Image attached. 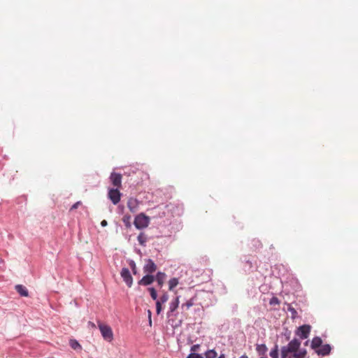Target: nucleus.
Segmentation results:
<instances>
[{
    "mask_svg": "<svg viewBox=\"0 0 358 358\" xmlns=\"http://www.w3.org/2000/svg\"><path fill=\"white\" fill-rule=\"evenodd\" d=\"M169 300V295L166 293L163 294L158 301H161L162 303H166Z\"/></svg>",
    "mask_w": 358,
    "mask_h": 358,
    "instance_id": "24",
    "label": "nucleus"
},
{
    "mask_svg": "<svg viewBox=\"0 0 358 358\" xmlns=\"http://www.w3.org/2000/svg\"><path fill=\"white\" fill-rule=\"evenodd\" d=\"M199 348V345H198V344H196V345H193V346H192V348H191V351H192V352L197 351Z\"/></svg>",
    "mask_w": 358,
    "mask_h": 358,
    "instance_id": "31",
    "label": "nucleus"
},
{
    "mask_svg": "<svg viewBox=\"0 0 358 358\" xmlns=\"http://www.w3.org/2000/svg\"><path fill=\"white\" fill-rule=\"evenodd\" d=\"M130 219H131L130 215H124L122 218L123 222L125 224V226L127 227H130V226H131Z\"/></svg>",
    "mask_w": 358,
    "mask_h": 358,
    "instance_id": "22",
    "label": "nucleus"
},
{
    "mask_svg": "<svg viewBox=\"0 0 358 358\" xmlns=\"http://www.w3.org/2000/svg\"><path fill=\"white\" fill-rule=\"evenodd\" d=\"M217 354L214 350H209L205 353L206 358H215Z\"/></svg>",
    "mask_w": 358,
    "mask_h": 358,
    "instance_id": "18",
    "label": "nucleus"
},
{
    "mask_svg": "<svg viewBox=\"0 0 358 358\" xmlns=\"http://www.w3.org/2000/svg\"><path fill=\"white\" fill-rule=\"evenodd\" d=\"M148 289L150 293V296H151L152 299L153 300H156L157 298V292H156L155 289L153 287H150Z\"/></svg>",
    "mask_w": 358,
    "mask_h": 358,
    "instance_id": "23",
    "label": "nucleus"
},
{
    "mask_svg": "<svg viewBox=\"0 0 358 358\" xmlns=\"http://www.w3.org/2000/svg\"><path fill=\"white\" fill-rule=\"evenodd\" d=\"M278 303V299H277V298H275V297H273V298L271 299V300L270 303H271V304H273V303Z\"/></svg>",
    "mask_w": 358,
    "mask_h": 358,
    "instance_id": "32",
    "label": "nucleus"
},
{
    "mask_svg": "<svg viewBox=\"0 0 358 358\" xmlns=\"http://www.w3.org/2000/svg\"><path fill=\"white\" fill-rule=\"evenodd\" d=\"M166 274L163 272H158L156 275V280L159 287H162L166 279Z\"/></svg>",
    "mask_w": 358,
    "mask_h": 358,
    "instance_id": "14",
    "label": "nucleus"
},
{
    "mask_svg": "<svg viewBox=\"0 0 358 358\" xmlns=\"http://www.w3.org/2000/svg\"><path fill=\"white\" fill-rule=\"evenodd\" d=\"M257 351L260 355H264L266 353V352L267 351V348H266V346L264 344L258 345L257 346Z\"/></svg>",
    "mask_w": 358,
    "mask_h": 358,
    "instance_id": "17",
    "label": "nucleus"
},
{
    "mask_svg": "<svg viewBox=\"0 0 358 358\" xmlns=\"http://www.w3.org/2000/svg\"><path fill=\"white\" fill-rule=\"evenodd\" d=\"M322 344V340L320 337H315L313 338L311 342V348L314 350H317Z\"/></svg>",
    "mask_w": 358,
    "mask_h": 358,
    "instance_id": "13",
    "label": "nucleus"
},
{
    "mask_svg": "<svg viewBox=\"0 0 358 358\" xmlns=\"http://www.w3.org/2000/svg\"><path fill=\"white\" fill-rule=\"evenodd\" d=\"M101 225L102 227H106L107 225V221L105 220H102L101 222Z\"/></svg>",
    "mask_w": 358,
    "mask_h": 358,
    "instance_id": "34",
    "label": "nucleus"
},
{
    "mask_svg": "<svg viewBox=\"0 0 358 358\" xmlns=\"http://www.w3.org/2000/svg\"><path fill=\"white\" fill-rule=\"evenodd\" d=\"M122 175L120 173L113 172L110 174V180L116 188H120L122 186Z\"/></svg>",
    "mask_w": 358,
    "mask_h": 358,
    "instance_id": "7",
    "label": "nucleus"
},
{
    "mask_svg": "<svg viewBox=\"0 0 358 358\" xmlns=\"http://www.w3.org/2000/svg\"><path fill=\"white\" fill-rule=\"evenodd\" d=\"M15 290L22 296H28L29 295L27 289L22 285H17Z\"/></svg>",
    "mask_w": 358,
    "mask_h": 358,
    "instance_id": "12",
    "label": "nucleus"
},
{
    "mask_svg": "<svg viewBox=\"0 0 358 358\" xmlns=\"http://www.w3.org/2000/svg\"><path fill=\"white\" fill-rule=\"evenodd\" d=\"M138 243L141 245H143L145 244V243L147 241V238L145 236V235L143 234V233H141L138 236Z\"/></svg>",
    "mask_w": 358,
    "mask_h": 358,
    "instance_id": "20",
    "label": "nucleus"
},
{
    "mask_svg": "<svg viewBox=\"0 0 358 358\" xmlns=\"http://www.w3.org/2000/svg\"><path fill=\"white\" fill-rule=\"evenodd\" d=\"M89 324L91 325L92 327H95V324L93 322H89Z\"/></svg>",
    "mask_w": 358,
    "mask_h": 358,
    "instance_id": "35",
    "label": "nucleus"
},
{
    "mask_svg": "<svg viewBox=\"0 0 358 358\" xmlns=\"http://www.w3.org/2000/svg\"><path fill=\"white\" fill-rule=\"evenodd\" d=\"M82 204V202L81 201H77L76 203H75L70 208V211H72L76 208H78L79 206H80Z\"/></svg>",
    "mask_w": 358,
    "mask_h": 358,
    "instance_id": "28",
    "label": "nucleus"
},
{
    "mask_svg": "<svg viewBox=\"0 0 358 358\" xmlns=\"http://www.w3.org/2000/svg\"><path fill=\"white\" fill-rule=\"evenodd\" d=\"M138 201L137 199L130 198L127 202V207L131 213H136L138 210Z\"/></svg>",
    "mask_w": 358,
    "mask_h": 358,
    "instance_id": "10",
    "label": "nucleus"
},
{
    "mask_svg": "<svg viewBox=\"0 0 358 358\" xmlns=\"http://www.w3.org/2000/svg\"><path fill=\"white\" fill-rule=\"evenodd\" d=\"M150 223V218L144 213L138 214L134 219V226L138 229L146 228Z\"/></svg>",
    "mask_w": 358,
    "mask_h": 358,
    "instance_id": "3",
    "label": "nucleus"
},
{
    "mask_svg": "<svg viewBox=\"0 0 358 358\" xmlns=\"http://www.w3.org/2000/svg\"><path fill=\"white\" fill-rule=\"evenodd\" d=\"M289 358H294V357H289Z\"/></svg>",
    "mask_w": 358,
    "mask_h": 358,
    "instance_id": "37",
    "label": "nucleus"
},
{
    "mask_svg": "<svg viewBox=\"0 0 358 358\" xmlns=\"http://www.w3.org/2000/svg\"><path fill=\"white\" fill-rule=\"evenodd\" d=\"M194 305V302L192 299H190L187 301L185 303L182 305V308L186 307V309H189L190 307H192Z\"/></svg>",
    "mask_w": 358,
    "mask_h": 358,
    "instance_id": "25",
    "label": "nucleus"
},
{
    "mask_svg": "<svg viewBox=\"0 0 358 358\" xmlns=\"http://www.w3.org/2000/svg\"><path fill=\"white\" fill-rule=\"evenodd\" d=\"M157 270V266L155 262L149 259L146 261V264L144 266L143 271L147 273H152Z\"/></svg>",
    "mask_w": 358,
    "mask_h": 358,
    "instance_id": "8",
    "label": "nucleus"
},
{
    "mask_svg": "<svg viewBox=\"0 0 358 358\" xmlns=\"http://www.w3.org/2000/svg\"><path fill=\"white\" fill-rule=\"evenodd\" d=\"M108 198L110 199L112 203L115 205L117 204L121 198V194L117 188L110 189L108 191Z\"/></svg>",
    "mask_w": 358,
    "mask_h": 358,
    "instance_id": "4",
    "label": "nucleus"
},
{
    "mask_svg": "<svg viewBox=\"0 0 358 358\" xmlns=\"http://www.w3.org/2000/svg\"><path fill=\"white\" fill-rule=\"evenodd\" d=\"M331 348L329 344L322 345L320 348L315 350V352L318 355L326 356L328 355L331 352Z\"/></svg>",
    "mask_w": 358,
    "mask_h": 358,
    "instance_id": "9",
    "label": "nucleus"
},
{
    "mask_svg": "<svg viewBox=\"0 0 358 358\" xmlns=\"http://www.w3.org/2000/svg\"><path fill=\"white\" fill-rule=\"evenodd\" d=\"M70 345L75 350L81 349L80 345L76 340H71Z\"/></svg>",
    "mask_w": 358,
    "mask_h": 358,
    "instance_id": "21",
    "label": "nucleus"
},
{
    "mask_svg": "<svg viewBox=\"0 0 358 358\" xmlns=\"http://www.w3.org/2000/svg\"><path fill=\"white\" fill-rule=\"evenodd\" d=\"M120 275L127 286L130 287L133 283V278L129 270L127 268H123L121 271Z\"/></svg>",
    "mask_w": 358,
    "mask_h": 358,
    "instance_id": "6",
    "label": "nucleus"
},
{
    "mask_svg": "<svg viewBox=\"0 0 358 358\" xmlns=\"http://www.w3.org/2000/svg\"><path fill=\"white\" fill-rule=\"evenodd\" d=\"M288 310L289 312H291V313L292 315V317H296V315L297 314V313H296V310L294 308L289 307Z\"/></svg>",
    "mask_w": 358,
    "mask_h": 358,
    "instance_id": "29",
    "label": "nucleus"
},
{
    "mask_svg": "<svg viewBox=\"0 0 358 358\" xmlns=\"http://www.w3.org/2000/svg\"><path fill=\"white\" fill-rule=\"evenodd\" d=\"M98 327L105 341L110 342L113 340V333L110 326L99 322Z\"/></svg>",
    "mask_w": 358,
    "mask_h": 358,
    "instance_id": "2",
    "label": "nucleus"
},
{
    "mask_svg": "<svg viewBox=\"0 0 358 358\" xmlns=\"http://www.w3.org/2000/svg\"><path fill=\"white\" fill-rule=\"evenodd\" d=\"M239 358H248V357L245 355H242L241 357H240Z\"/></svg>",
    "mask_w": 358,
    "mask_h": 358,
    "instance_id": "36",
    "label": "nucleus"
},
{
    "mask_svg": "<svg viewBox=\"0 0 358 358\" xmlns=\"http://www.w3.org/2000/svg\"><path fill=\"white\" fill-rule=\"evenodd\" d=\"M310 331V326L304 324L299 327L296 332V335L299 336L301 339H306L308 337Z\"/></svg>",
    "mask_w": 358,
    "mask_h": 358,
    "instance_id": "5",
    "label": "nucleus"
},
{
    "mask_svg": "<svg viewBox=\"0 0 358 358\" xmlns=\"http://www.w3.org/2000/svg\"><path fill=\"white\" fill-rule=\"evenodd\" d=\"M178 279L176 278H171L169 281V290H173L174 287H176L178 285Z\"/></svg>",
    "mask_w": 358,
    "mask_h": 358,
    "instance_id": "16",
    "label": "nucleus"
},
{
    "mask_svg": "<svg viewBox=\"0 0 358 358\" xmlns=\"http://www.w3.org/2000/svg\"><path fill=\"white\" fill-rule=\"evenodd\" d=\"M179 305V297L177 296L171 303H170V312L175 311Z\"/></svg>",
    "mask_w": 358,
    "mask_h": 358,
    "instance_id": "15",
    "label": "nucleus"
},
{
    "mask_svg": "<svg viewBox=\"0 0 358 358\" xmlns=\"http://www.w3.org/2000/svg\"><path fill=\"white\" fill-rule=\"evenodd\" d=\"M187 358H203L201 355L196 353H191L189 354Z\"/></svg>",
    "mask_w": 358,
    "mask_h": 358,
    "instance_id": "27",
    "label": "nucleus"
},
{
    "mask_svg": "<svg viewBox=\"0 0 358 358\" xmlns=\"http://www.w3.org/2000/svg\"><path fill=\"white\" fill-rule=\"evenodd\" d=\"M129 265L131 267L134 273L136 274V264H135V263L133 261H131V263L129 264Z\"/></svg>",
    "mask_w": 358,
    "mask_h": 358,
    "instance_id": "30",
    "label": "nucleus"
},
{
    "mask_svg": "<svg viewBox=\"0 0 358 358\" xmlns=\"http://www.w3.org/2000/svg\"><path fill=\"white\" fill-rule=\"evenodd\" d=\"M270 356L271 358H278V345H275L274 348L271 350Z\"/></svg>",
    "mask_w": 358,
    "mask_h": 358,
    "instance_id": "19",
    "label": "nucleus"
},
{
    "mask_svg": "<svg viewBox=\"0 0 358 358\" xmlns=\"http://www.w3.org/2000/svg\"><path fill=\"white\" fill-rule=\"evenodd\" d=\"M162 303L161 301H157L156 302V312L159 315L162 311Z\"/></svg>",
    "mask_w": 358,
    "mask_h": 358,
    "instance_id": "26",
    "label": "nucleus"
},
{
    "mask_svg": "<svg viewBox=\"0 0 358 358\" xmlns=\"http://www.w3.org/2000/svg\"><path fill=\"white\" fill-rule=\"evenodd\" d=\"M300 346L301 341L294 338L287 345L281 348V357L287 358L289 354H293L294 358H304L307 352L305 349L300 350Z\"/></svg>",
    "mask_w": 358,
    "mask_h": 358,
    "instance_id": "1",
    "label": "nucleus"
},
{
    "mask_svg": "<svg viewBox=\"0 0 358 358\" xmlns=\"http://www.w3.org/2000/svg\"><path fill=\"white\" fill-rule=\"evenodd\" d=\"M155 280V278L152 275H145L141 280H139L138 284L141 285H149L152 284Z\"/></svg>",
    "mask_w": 358,
    "mask_h": 358,
    "instance_id": "11",
    "label": "nucleus"
},
{
    "mask_svg": "<svg viewBox=\"0 0 358 358\" xmlns=\"http://www.w3.org/2000/svg\"><path fill=\"white\" fill-rule=\"evenodd\" d=\"M151 311L150 310H148V315L149 317V322H150V324L151 325L152 324V320H151Z\"/></svg>",
    "mask_w": 358,
    "mask_h": 358,
    "instance_id": "33",
    "label": "nucleus"
}]
</instances>
